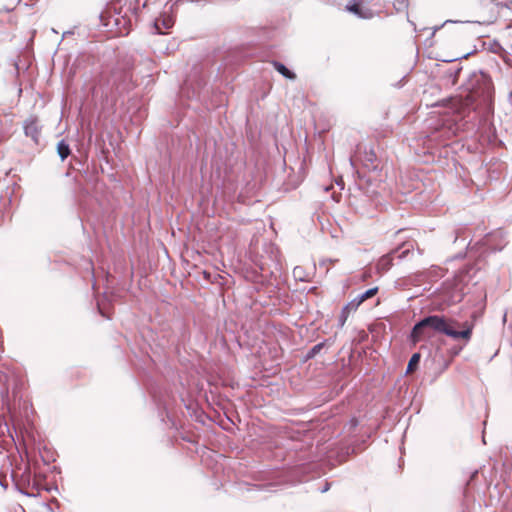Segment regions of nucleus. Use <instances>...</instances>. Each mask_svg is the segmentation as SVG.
Wrapping results in <instances>:
<instances>
[{"instance_id":"nucleus-4","label":"nucleus","mask_w":512,"mask_h":512,"mask_svg":"<svg viewBox=\"0 0 512 512\" xmlns=\"http://www.w3.org/2000/svg\"><path fill=\"white\" fill-rule=\"evenodd\" d=\"M418 328V323L412 329L410 339L413 344H416L422 340L430 339L433 336V333L427 326H422L420 329Z\"/></svg>"},{"instance_id":"nucleus-13","label":"nucleus","mask_w":512,"mask_h":512,"mask_svg":"<svg viewBox=\"0 0 512 512\" xmlns=\"http://www.w3.org/2000/svg\"><path fill=\"white\" fill-rule=\"evenodd\" d=\"M409 252H410V249H409V248H408V249H406V250H404V251L399 255V258H404V257H406V256L409 254Z\"/></svg>"},{"instance_id":"nucleus-9","label":"nucleus","mask_w":512,"mask_h":512,"mask_svg":"<svg viewBox=\"0 0 512 512\" xmlns=\"http://www.w3.org/2000/svg\"><path fill=\"white\" fill-rule=\"evenodd\" d=\"M419 360H420V355L418 353L412 355V357L410 358V361L408 363V366H407L408 373L414 371L415 366L418 364Z\"/></svg>"},{"instance_id":"nucleus-11","label":"nucleus","mask_w":512,"mask_h":512,"mask_svg":"<svg viewBox=\"0 0 512 512\" xmlns=\"http://www.w3.org/2000/svg\"><path fill=\"white\" fill-rule=\"evenodd\" d=\"M349 314L350 313L347 310H345L344 308L342 309L340 318H339L340 326H343L346 323V321L349 317Z\"/></svg>"},{"instance_id":"nucleus-16","label":"nucleus","mask_w":512,"mask_h":512,"mask_svg":"<svg viewBox=\"0 0 512 512\" xmlns=\"http://www.w3.org/2000/svg\"><path fill=\"white\" fill-rule=\"evenodd\" d=\"M437 29H438V28H435V29L433 30L432 35H434V34L436 33V30H437Z\"/></svg>"},{"instance_id":"nucleus-14","label":"nucleus","mask_w":512,"mask_h":512,"mask_svg":"<svg viewBox=\"0 0 512 512\" xmlns=\"http://www.w3.org/2000/svg\"><path fill=\"white\" fill-rule=\"evenodd\" d=\"M163 25L165 28H170L172 24L170 20H163Z\"/></svg>"},{"instance_id":"nucleus-3","label":"nucleus","mask_w":512,"mask_h":512,"mask_svg":"<svg viewBox=\"0 0 512 512\" xmlns=\"http://www.w3.org/2000/svg\"><path fill=\"white\" fill-rule=\"evenodd\" d=\"M24 132L26 136L31 137L36 143H38L41 132L38 120L36 118L28 119L24 125Z\"/></svg>"},{"instance_id":"nucleus-5","label":"nucleus","mask_w":512,"mask_h":512,"mask_svg":"<svg viewBox=\"0 0 512 512\" xmlns=\"http://www.w3.org/2000/svg\"><path fill=\"white\" fill-rule=\"evenodd\" d=\"M397 250H393L390 253L383 255L376 264V270L379 274L387 272L393 266V255Z\"/></svg>"},{"instance_id":"nucleus-15","label":"nucleus","mask_w":512,"mask_h":512,"mask_svg":"<svg viewBox=\"0 0 512 512\" xmlns=\"http://www.w3.org/2000/svg\"><path fill=\"white\" fill-rule=\"evenodd\" d=\"M203 274H204V277H205L206 279H209V273H208V272L204 271V272H203Z\"/></svg>"},{"instance_id":"nucleus-8","label":"nucleus","mask_w":512,"mask_h":512,"mask_svg":"<svg viewBox=\"0 0 512 512\" xmlns=\"http://www.w3.org/2000/svg\"><path fill=\"white\" fill-rule=\"evenodd\" d=\"M377 292H378V287H373V288L368 289L364 293L357 296L358 303L362 304L367 299L374 297L377 294Z\"/></svg>"},{"instance_id":"nucleus-10","label":"nucleus","mask_w":512,"mask_h":512,"mask_svg":"<svg viewBox=\"0 0 512 512\" xmlns=\"http://www.w3.org/2000/svg\"><path fill=\"white\" fill-rule=\"evenodd\" d=\"M360 305H361V303H358V299L356 297L352 301H350L347 305H345L344 309L347 310L349 313H351L353 311H356Z\"/></svg>"},{"instance_id":"nucleus-2","label":"nucleus","mask_w":512,"mask_h":512,"mask_svg":"<svg viewBox=\"0 0 512 512\" xmlns=\"http://www.w3.org/2000/svg\"><path fill=\"white\" fill-rule=\"evenodd\" d=\"M372 0H353L347 4L346 9L363 19H370L374 16V11L368 7Z\"/></svg>"},{"instance_id":"nucleus-1","label":"nucleus","mask_w":512,"mask_h":512,"mask_svg":"<svg viewBox=\"0 0 512 512\" xmlns=\"http://www.w3.org/2000/svg\"><path fill=\"white\" fill-rule=\"evenodd\" d=\"M422 326H427L432 333H441L453 339H463L465 342L470 341L474 328L472 322L465 321L459 324L457 320L443 315H431L423 318L418 322L417 329H420Z\"/></svg>"},{"instance_id":"nucleus-6","label":"nucleus","mask_w":512,"mask_h":512,"mask_svg":"<svg viewBox=\"0 0 512 512\" xmlns=\"http://www.w3.org/2000/svg\"><path fill=\"white\" fill-rule=\"evenodd\" d=\"M274 66H275V69L280 73L282 74L284 77L288 78V79H295L296 78V75L291 72L285 65H283L282 63H279V62H275L274 63Z\"/></svg>"},{"instance_id":"nucleus-7","label":"nucleus","mask_w":512,"mask_h":512,"mask_svg":"<svg viewBox=\"0 0 512 512\" xmlns=\"http://www.w3.org/2000/svg\"><path fill=\"white\" fill-rule=\"evenodd\" d=\"M57 151L62 160H65L71 152L69 145L64 140L58 143Z\"/></svg>"},{"instance_id":"nucleus-12","label":"nucleus","mask_w":512,"mask_h":512,"mask_svg":"<svg viewBox=\"0 0 512 512\" xmlns=\"http://www.w3.org/2000/svg\"><path fill=\"white\" fill-rule=\"evenodd\" d=\"M322 347L323 343L315 345L309 352V357H313L314 355H316L322 349Z\"/></svg>"}]
</instances>
